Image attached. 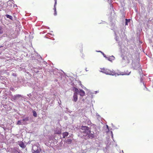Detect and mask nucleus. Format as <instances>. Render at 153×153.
Masks as SVG:
<instances>
[{"label": "nucleus", "mask_w": 153, "mask_h": 153, "mask_svg": "<svg viewBox=\"0 0 153 153\" xmlns=\"http://www.w3.org/2000/svg\"><path fill=\"white\" fill-rule=\"evenodd\" d=\"M123 61L126 63H129L132 60V56L130 52H127L124 53V54L121 56Z\"/></svg>", "instance_id": "nucleus-1"}, {"label": "nucleus", "mask_w": 153, "mask_h": 153, "mask_svg": "<svg viewBox=\"0 0 153 153\" xmlns=\"http://www.w3.org/2000/svg\"><path fill=\"white\" fill-rule=\"evenodd\" d=\"M100 71L106 74L112 75L113 76L116 75L117 74L115 71H114L113 70L111 71L105 68H101Z\"/></svg>", "instance_id": "nucleus-2"}, {"label": "nucleus", "mask_w": 153, "mask_h": 153, "mask_svg": "<svg viewBox=\"0 0 153 153\" xmlns=\"http://www.w3.org/2000/svg\"><path fill=\"white\" fill-rule=\"evenodd\" d=\"M81 129L83 131L82 133L87 135L88 133L90 132V128L87 126H82L81 127Z\"/></svg>", "instance_id": "nucleus-3"}, {"label": "nucleus", "mask_w": 153, "mask_h": 153, "mask_svg": "<svg viewBox=\"0 0 153 153\" xmlns=\"http://www.w3.org/2000/svg\"><path fill=\"white\" fill-rule=\"evenodd\" d=\"M85 136H87L88 139H92L94 137V133L93 131L91 132V130L90 132L88 133L87 135H86Z\"/></svg>", "instance_id": "nucleus-4"}, {"label": "nucleus", "mask_w": 153, "mask_h": 153, "mask_svg": "<svg viewBox=\"0 0 153 153\" xmlns=\"http://www.w3.org/2000/svg\"><path fill=\"white\" fill-rule=\"evenodd\" d=\"M77 96L76 93H74L73 95V101L75 102L77 101Z\"/></svg>", "instance_id": "nucleus-5"}, {"label": "nucleus", "mask_w": 153, "mask_h": 153, "mask_svg": "<svg viewBox=\"0 0 153 153\" xmlns=\"http://www.w3.org/2000/svg\"><path fill=\"white\" fill-rule=\"evenodd\" d=\"M39 148L38 146L35 144L33 145V146L32 150L33 151H34L36 150H37L39 149Z\"/></svg>", "instance_id": "nucleus-6"}, {"label": "nucleus", "mask_w": 153, "mask_h": 153, "mask_svg": "<svg viewBox=\"0 0 153 153\" xmlns=\"http://www.w3.org/2000/svg\"><path fill=\"white\" fill-rule=\"evenodd\" d=\"M79 95L83 97L85 95V91L82 90H80L79 91Z\"/></svg>", "instance_id": "nucleus-7"}, {"label": "nucleus", "mask_w": 153, "mask_h": 153, "mask_svg": "<svg viewBox=\"0 0 153 153\" xmlns=\"http://www.w3.org/2000/svg\"><path fill=\"white\" fill-rule=\"evenodd\" d=\"M19 145L21 147H22L23 148H25V146L24 143L22 141H21L19 143Z\"/></svg>", "instance_id": "nucleus-8"}, {"label": "nucleus", "mask_w": 153, "mask_h": 153, "mask_svg": "<svg viewBox=\"0 0 153 153\" xmlns=\"http://www.w3.org/2000/svg\"><path fill=\"white\" fill-rule=\"evenodd\" d=\"M61 133V131L60 129H56L55 130V133L56 134H60Z\"/></svg>", "instance_id": "nucleus-9"}, {"label": "nucleus", "mask_w": 153, "mask_h": 153, "mask_svg": "<svg viewBox=\"0 0 153 153\" xmlns=\"http://www.w3.org/2000/svg\"><path fill=\"white\" fill-rule=\"evenodd\" d=\"M73 90L75 92L74 93H76L77 94L78 93H79V90L77 88L75 87L73 88Z\"/></svg>", "instance_id": "nucleus-10"}, {"label": "nucleus", "mask_w": 153, "mask_h": 153, "mask_svg": "<svg viewBox=\"0 0 153 153\" xmlns=\"http://www.w3.org/2000/svg\"><path fill=\"white\" fill-rule=\"evenodd\" d=\"M69 133L68 132H65L63 133V138H65L68 135Z\"/></svg>", "instance_id": "nucleus-11"}, {"label": "nucleus", "mask_w": 153, "mask_h": 153, "mask_svg": "<svg viewBox=\"0 0 153 153\" xmlns=\"http://www.w3.org/2000/svg\"><path fill=\"white\" fill-rule=\"evenodd\" d=\"M65 142L68 144H71L72 142V140L71 139H68Z\"/></svg>", "instance_id": "nucleus-12"}, {"label": "nucleus", "mask_w": 153, "mask_h": 153, "mask_svg": "<svg viewBox=\"0 0 153 153\" xmlns=\"http://www.w3.org/2000/svg\"><path fill=\"white\" fill-rule=\"evenodd\" d=\"M41 151V149L39 148V149L33 151V153H40V152Z\"/></svg>", "instance_id": "nucleus-13"}, {"label": "nucleus", "mask_w": 153, "mask_h": 153, "mask_svg": "<svg viewBox=\"0 0 153 153\" xmlns=\"http://www.w3.org/2000/svg\"><path fill=\"white\" fill-rule=\"evenodd\" d=\"M107 58L108 60L111 61L112 60H113L114 59V57L113 56H112L111 57H108Z\"/></svg>", "instance_id": "nucleus-14"}, {"label": "nucleus", "mask_w": 153, "mask_h": 153, "mask_svg": "<svg viewBox=\"0 0 153 153\" xmlns=\"http://www.w3.org/2000/svg\"><path fill=\"white\" fill-rule=\"evenodd\" d=\"M6 16L7 17V18H9L11 20H12L13 17L12 16L9 15L8 14L6 15Z\"/></svg>", "instance_id": "nucleus-15"}, {"label": "nucleus", "mask_w": 153, "mask_h": 153, "mask_svg": "<svg viewBox=\"0 0 153 153\" xmlns=\"http://www.w3.org/2000/svg\"><path fill=\"white\" fill-rule=\"evenodd\" d=\"M53 9L54 11V15L56 16L57 15V13L56 11V7L54 6Z\"/></svg>", "instance_id": "nucleus-16"}, {"label": "nucleus", "mask_w": 153, "mask_h": 153, "mask_svg": "<svg viewBox=\"0 0 153 153\" xmlns=\"http://www.w3.org/2000/svg\"><path fill=\"white\" fill-rule=\"evenodd\" d=\"M33 116L35 117H37V113H36V111H33Z\"/></svg>", "instance_id": "nucleus-17"}, {"label": "nucleus", "mask_w": 153, "mask_h": 153, "mask_svg": "<svg viewBox=\"0 0 153 153\" xmlns=\"http://www.w3.org/2000/svg\"><path fill=\"white\" fill-rule=\"evenodd\" d=\"M22 96L20 94H16L15 96L14 97L16 98H20L22 97Z\"/></svg>", "instance_id": "nucleus-18"}, {"label": "nucleus", "mask_w": 153, "mask_h": 153, "mask_svg": "<svg viewBox=\"0 0 153 153\" xmlns=\"http://www.w3.org/2000/svg\"><path fill=\"white\" fill-rule=\"evenodd\" d=\"M130 19H126V23H125V25H128V22H130Z\"/></svg>", "instance_id": "nucleus-19"}, {"label": "nucleus", "mask_w": 153, "mask_h": 153, "mask_svg": "<svg viewBox=\"0 0 153 153\" xmlns=\"http://www.w3.org/2000/svg\"><path fill=\"white\" fill-rule=\"evenodd\" d=\"M3 33V28L1 26H0V34H2Z\"/></svg>", "instance_id": "nucleus-20"}, {"label": "nucleus", "mask_w": 153, "mask_h": 153, "mask_svg": "<svg viewBox=\"0 0 153 153\" xmlns=\"http://www.w3.org/2000/svg\"><path fill=\"white\" fill-rule=\"evenodd\" d=\"M29 120V117H26L25 118H24L23 119V120H22L23 121H27Z\"/></svg>", "instance_id": "nucleus-21"}, {"label": "nucleus", "mask_w": 153, "mask_h": 153, "mask_svg": "<svg viewBox=\"0 0 153 153\" xmlns=\"http://www.w3.org/2000/svg\"><path fill=\"white\" fill-rule=\"evenodd\" d=\"M21 120H18L17 123V124L18 125H21Z\"/></svg>", "instance_id": "nucleus-22"}, {"label": "nucleus", "mask_w": 153, "mask_h": 153, "mask_svg": "<svg viewBox=\"0 0 153 153\" xmlns=\"http://www.w3.org/2000/svg\"><path fill=\"white\" fill-rule=\"evenodd\" d=\"M1 2H0V10H1V9L2 8V5H1L2 4V3H1Z\"/></svg>", "instance_id": "nucleus-23"}, {"label": "nucleus", "mask_w": 153, "mask_h": 153, "mask_svg": "<svg viewBox=\"0 0 153 153\" xmlns=\"http://www.w3.org/2000/svg\"><path fill=\"white\" fill-rule=\"evenodd\" d=\"M55 2L54 6H56L57 4V0H55Z\"/></svg>", "instance_id": "nucleus-24"}, {"label": "nucleus", "mask_w": 153, "mask_h": 153, "mask_svg": "<svg viewBox=\"0 0 153 153\" xmlns=\"http://www.w3.org/2000/svg\"><path fill=\"white\" fill-rule=\"evenodd\" d=\"M15 153H20L18 151H16V152Z\"/></svg>", "instance_id": "nucleus-25"}, {"label": "nucleus", "mask_w": 153, "mask_h": 153, "mask_svg": "<svg viewBox=\"0 0 153 153\" xmlns=\"http://www.w3.org/2000/svg\"><path fill=\"white\" fill-rule=\"evenodd\" d=\"M102 54H103V55L104 56V57H106V56H105V55L103 53H102Z\"/></svg>", "instance_id": "nucleus-26"}, {"label": "nucleus", "mask_w": 153, "mask_h": 153, "mask_svg": "<svg viewBox=\"0 0 153 153\" xmlns=\"http://www.w3.org/2000/svg\"><path fill=\"white\" fill-rule=\"evenodd\" d=\"M110 6H111L112 7V4H110Z\"/></svg>", "instance_id": "nucleus-27"}, {"label": "nucleus", "mask_w": 153, "mask_h": 153, "mask_svg": "<svg viewBox=\"0 0 153 153\" xmlns=\"http://www.w3.org/2000/svg\"><path fill=\"white\" fill-rule=\"evenodd\" d=\"M123 75V74H119V75Z\"/></svg>", "instance_id": "nucleus-28"}, {"label": "nucleus", "mask_w": 153, "mask_h": 153, "mask_svg": "<svg viewBox=\"0 0 153 153\" xmlns=\"http://www.w3.org/2000/svg\"><path fill=\"white\" fill-rule=\"evenodd\" d=\"M86 71H88L86 70Z\"/></svg>", "instance_id": "nucleus-29"}, {"label": "nucleus", "mask_w": 153, "mask_h": 153, "mask_svg": "<svg viewBox=\"0 0 153 153\" xmlns=\"http://www.w3.org/2000/svg\"><path fill=\"white\" fill-rule=\"evenodd\" d=\"M9 1H8V3H9Z\"/></svg>", "instance_id": "nucleus-30"}, {"label": "nucleus", "mask_w": 153, "mask_h": 153, "mask_svg": "<svg viewBox=\"0 0 153 153\" xmlns=\"http://www.w3.org/2000/svg\"><path fill=\"white\" fill-rule=\"evenodd\" d=\"M1 54V53L0 52V54Z\"/></svg>", "instance_id": "nucleus-31"}, {"label": "nucleus", "mask_w": 153, "mask_h": 153, "mask_svg": "<svg viewBox=\"0 0 153 153\" xmlns=\"http://www.w3.org/2000/svg\"><path fill=\"white\" fill-rule=\"evenodd\" d=\"M3 4H2V5L3 6Z\"/></svg>", "instance_id": "nucleus-32"}]
</instances>
